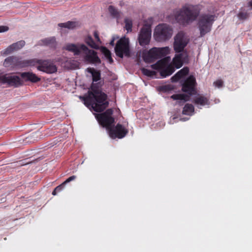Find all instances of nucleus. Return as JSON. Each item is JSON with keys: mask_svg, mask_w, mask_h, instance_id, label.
Instances as JSON below:
<instances>
[{"mask_svg": "<svg viewBox=\"0 0 252 252\" xmlns=\"http://www.w3.org/2000/svg\"><path fill=\"white\" fill-rule=\"evenodd\" d=\"M20 76L25 82H30L33 83H37L40 81L41 79L35 74L32 72H24L20 73Z\"/></svg>", "mask_w": 252, "mask_h": 252, "instance_id": "obj_19", "label": "nucleus"}, {"mask_svg": "<svg viewBox=\"0 0 252 252\" xmlns=\"http://www.w3.org/2000/svg\"><path fill=\"white\" fill-rule=\"evenodd\" d=\"M189 63V57L187 51L183 53H178L173 59L172 65L174 68L178 69L181 68L184 63L187 64Z\"/></svg>", "mask_w": 252, "mask_h": 252, "instance_id": "obj_15", "label": "nucleus"}, {"mask_svg": "<svg viewBox=\"0 0 252 252\" xmlns=\"http://www.w3.org/2000/svg\"><path fill=\"white\" fill-rule=\"evenodd\" d=\"M237 17L240 20H245L249 17V13L247 12L240 11L237 14Z\"/></svg>", "mask_w": 252, "mask_h": 252, "instance_id": "obj_30", "label": "nucleus"}, {"mask_svg": "<svg viewBox=\"0 0 252 252\" xmlns=\"http://www.w3.org/2000/svg\"><path fill=\"white\" fill-rule=\"evenodd\" d=\"M217 17L214 13H203L199 16L197 25L200 37H203L211 32L213 24Z\"/></svg>", "mask_w": 252, "mask_h": 252, "instance_id": "obj_5", "label": "nucleus"}, {"mask_svg": "<svg viewBox=\"0 0 252 252\" xmlns=\"http://www.w3.org/2000/svg\"><path fill=\"white\" fill-rule=\"evenodd\" d=\"M214 85L215 87L220 88L223 86V82L221 80H217L214 82Z\"/></svg>", "mask_w": 252, "mask_h": 252, "instance_id": "obj_33", "label": "nucleus"}, {"mask_svg": "<svg viewBox=\"0 0 252 252\" xmlns=\"http://www.w3.org/2000/svg\"><path fill=\"white\" fill-rule=\"evenodd\" d=\"M187 120H188V119H186V118H181L180 119V120L183 121H185Z\"/></svg>", "mask_w": 252, "mask_h": 252, "instance_id": "obj_44", "label": "nucleus"}, {"mask_svg": "<svg viewBox=\"0 0 252 252\" xmlns=\"http://www.w3.org/2000/svg\"><path fill=\"white\" fill-rule=\"evenodd\" d=\"M125 29L127 31V32H131L132 31V23L131 20L126 19L125 20Z\"/></svg>", "mask_w": 252, "mask_h": 252, "instance_id": "obj_29", "label": "nucleus"}, {"mask_svg": "<svg viewBox=\"0 0 252 252\" xmlns=\"http://www.w3.org/2000/svg\"><path fill=\"white\" fill-rule=\"evenodd\" d=\"M85 42L91 48L95 49H99V46L94 41L91 35H88L85 38Z\"/></svg>", "mask_w": 252, "mask_h": 252, "instance_id": "obj_25", "label": "nucleus"}, {"mask_svg": "<svg viewBox=\"0 0 252 252\" xmlns=\"http://www.w3.org/2000/svg\"><path fill=\"white\" fill-rule=\"evenodd\" d=\"M108 11L111 15V16L114 18L118 19L119 18L120 15V12L118 11L117 9H116L114 6L113 5H110L108 7Z\"/></svg>", "mask_w": 252, "mask_h": 252, "instance_id": "obj_27", "label": "nucleus"}, {"mask_svg": "<svg viewBox=\"0 0 252 252\" xmlns=\"http://www.w3.org/2000/svg\"><path fill=\"white\" fill-rule=\"evenodd\" d=\"M64 49L69 52L74 53V55H79L81 53L85 54L84 60L87 63H99L101 62L100 59L97 55L96 52L89 49L85 44H67Z\"/></svg>", "mask_w": 252, "mask_h": 252, "instance_id": "obj_3", "label": "nucleus"}, {"mask_svg": "<svg viewBox=\"0 0 252 252\" xmlns=\"http://www.w3.org/2000/svg\"><path fill=\"white\" fill-rule=\"evenodd\" d=\"M113 113L112 109L109 108L105 112L95 115V118L99 124L103 127H106L108 130L113 126L115 122V119L112 116Z\"/></svg>", "mask_w": 252, "mask_h": 252, "instance_id": "obj_10", "label": "nucleus"}, {"mask_svg": "<svg viewBox=\"0 0 252 252\" xmlns=\"http://www.w3.org/2000/svg\"><path fill=\"white\" fill-rule=\"evenodd\" d=\"M35 61L34 64L30 65V66H35L37 64V69L41 71L48 73L52 74L56 72L57 71L56 66L51 62L49 60H42L36 59H32Z\"/></svg>", "mask_w": 252, "mask_h": 252, "instance_id": "obj_13", "label": "nucleus"}, {"mask_svg": "<svg viewBox=\"0 0 252 252\" xmlns=\"http://www.w3.org/2000/svg\"><path fill=\"white\" fill-rule=\"evenodd\" d=\"M89 72L92 74L93 82H96L100 80L101 74L99 71L94 68H90Z\"/></svg>", "mask_w": 252, "mask_h": 252, "instance_id": "obj_24", "label": "nucleus"}, {"mask_svg": "<svg viewBox=\"0 0 252 252\" xmlns=\"http://www.w3.org/2000/svg\"><path fill=\"white\" fill-rule=\"evenodd\" d=\"M65 185L63 183L56 187L55 189L58 192L61 191L64 188Z\"/></svg>", "mask_w": 252, "mask_h": 252, "instance_id": "obj_35", "label": "nucleus"}, {"mask_svg": "<svg viewBox=\"0 0 252 252\" xmlns=\"http://www.w3.org/2000/svg\"><path fill=\"white\" fill-rule=\"evenodd\" d=\"M156 54L157 55V60L161 59L160 60L167 57V55L170 53V48L169 47H164L161 48L156 47V50H154Z\"/></svg>", "mask_w": 252, "mask_h": 252, "instance_id": "obj_21", "label": "nucleus"}, {"mask_svg": "<svg viewBox=\"0 0 252 252\" xmlns=\"http://www.w3.org/2000/svg\"><path fill=\"white\" fill-rule=\"evenodd\" d=\"M58 192L57 191H56V189H55L52 192V195H56Z\"/></svg>", "mask_w": 252, "mask_h": 252, "instance_id": "obj_42", "label": "nucleus"}, {"mask_svg": "<svg viewBox=\"0 0 252 252\" xmlns=\"http://www.w3.org/2000/svg\"><path fill=\"white\" fill-rule=\"evenodd\" d=\"M37 45L39 46H48L50 47H55L56 46V41L55 37H50L45 38L38 41Z\"/></svg>", "mask_w": 252, "mask_h": 252, "instance_id": "obj_20", "label": "nucleus"}, {"mask_svg": "<svg viewBox=\"0 0 252 252\" xmlns=\"http://www.w3.org/2000/svg\"><path fill=\"white\" fill-rule=\"evenodd\" d=\"M108 131L110 137L113 139L123 138L128 132V129L119 123L116 126L113 125Z\"/></svg>", "mask_w": 252, "mask_h": 252, "instance_id": "obj_14", "label": "nucleus"}, {"mask_svg": "<svg viewBox=\"0 0 252 252\" xmlns=\"http://www.w3.org/2000/svg\"><path fill=\"white\" fill-rule=\"evenodd\" d=\"M1 81L3 83H7L9 86L15 87H18L23 84L20 78L16 75H7V74L2 75Z\"/></svg>", "mask_w": 252, "mask_h": 252, "instance_id": "obj_16", "label": "nucleus"}, {"mask_svg": "<svg viewBox=\"0 0 252 252\" xmlns=\"http://www.w3.org/2000/svg\"><path fill=\"white\" fill-rule=\"evenodd\" d=\"M196 85L195 78L193 75H190L185 80L182 84V90L188 94H175L172 95L171 98L174 100L183 101V102L189 101L190 96L196 94L199 95L196 89Z\"/></svg>", "mask_w": 252, "mask_h": 252, "instance_id": "obj_4", "label": "nucleus"}, {"mask_svg": "<svg viewBox=\"0 0 252 252\" xmlns=\"http://www.w3.org/2000/svg\"><path fill=\"white\" fill-rule=\"evenodd\" d=\"M181 78L180 76H178L177 77H176V74L171 78V80L172 82H177L179 81Z\"/></svg>", "mask_w": 252, "mask_h": 252, "instance_id": "obj_38", "label": "nucleus"}, {"mask_svg": "<svg viewBox=\"0 0 252 252\" xmlns=\"http://www.w3.org/2000/svg\"><path fill=\"white\" fill-rule=\"evenodd\" d=\"M9 28L6 26H0V33L7 32Z\"/></svg>", "mask_w": 252, "mask_h": 252, "instance_id": "obj_36", "label": "nucleus"}, {"mask_svg": "<svg viewBox=\"0 0 252 252\" xmlns=\"http://www.w3.org/2000/svg\"><path fill=\"white\" fill-rule=\"evenodd\" d=\"M156 47H153L149 51L144 50L142 52V58L143 61L147 63H151L154 62L157 60V56L155 53Z\"/></svg>", "mask_w": 252, "mask_h": 252, "instance_id": "obj_18", "label": "nucleus"}, {"mask_svg": "<svg viewBox=\"0 0 252 252\" xmlns=\"http://www.w3.org/2000/svg\"><path fill=\"white\" fill-rule=\"evenodd\" d=\"M115 52L117 56L123 58L124 56L129 57L130 51L128 38L124 36L117 42L115 47Z\"/></svg>", "mask_w": 252, "mask_h": 252, "instance_id": "obj_9", "label": "nucleus"}, {"mask_svg": "<svg viewBox=\"0 0 252 252\" xmlns=\"http://www.w3.org/2000/svg\"><path fill=\"white\" fill-rule=\"evenodd\" d=\"M194 110V106L191 104L187 103L184 107L182 113L184 115H191Z\"/></svg>", "mask_w": 252, "mask_h": 252, "instance_id": "obj_26", "label": "nucleus"}, {"mask_svg": "<svg viewBox=\"0 0 252 252\" xmlns=\"http://www.w3.org/2000/svg\"><path fill=\"white\" fill-rule=\"evenodd\" d=\"M141 71L144 75L148 77H153L155 75V72L154 71L151 70L147 68H143L141 69Z\"/></svg>", "mask_w": 252, "mask_h": 252, "instance_id": "obj_31", "label": "nucleus"}, {"mask_svg": "<svg viewBox=\"0 0 252 252\" xmlns=\"http://www.w3.org/2000/svg\"><path fill=\"white\" fill-rule=\"evenodd\" d=\"M170 57H167L158 60L156 63L152 65L153 67L160 70V74L162 78L171 75L175 70L174 67L170 63Z\"/></svg>", "mask_w": 252, "mask_h": 252, "instance_id": "obj_8", "label": "nucleus"}, {"mask_svg": "<svg viewBox=\"0 0 252 252\" xmlns=\"http://www.w3.org/2000/svg\"><path fill=\"white\" fill-rule=\"evenodd\" d=\"M195 104H199L202 106L209 104V100L208 98L204 96H198L196 97L192 101Z\"/></svg>", "mask_w": 252, "mask_h": 252, "instance_id": "obj_22", "label": "nucleus"}, {"mask_svg": "<svg viewBox=\"0 0 252 252\" xmlns=\"http://www.w3.org/2000/svg\"><path fill=\"white\" fill-rule=\"evenodd\" d=\"M76 178V176L72 175V176L69 177V178H68L67 179H66V180L64 181L63 183L65 185L66 184L69 183L70 182L74 180Z\"/></svg>", "mask_w": 252, "mask_h": 252, "instance_id": "obj_34", "label": "nucleus"}, {"mask_svg": "<svg viewBox=\"0 0 252 252\" xmlns=\"http://www.w3.org/2000/svg\"><path fill=\"white\" fill-rule=\"evenodd\" d=\"M94 36L95 38L96 39V40L98 42H100V39L99 38V34H98L97 32V31H94Z\"/></svg>", "mask_w": 252, "mask_h": 252, "instance_id": "obj_39", "label": "nucleus"}, {"mask_svg": "<svg viewBox=\"0 0 252 252\" xmlns=\"http://www.w3.org/2000/svg\"><path fill=\"white\" fill-rule=\"evenodd\" d=\"M101 87V84L100 82H93L91 86L92 91L88 92V95L80 96V98L84 101L85 105L91 111L101 112L109 105V102L107 101V95L99 90Z\"/></svg>", "mask_w": 252, "mask_h": 252, "instance_id": "obj_1", "label": "nucleus"}, {"mask_svg": "<svg viewBox=\"0 0 252 252\" xmlns=\"http://www.w3.org/2000/svg\"><path fill=\"white\" fill-rule=\"evenodd\" d=\"M101 50L106 59L111 56L110 51L106 47H103Z\"/></svg>", "mask_w": 252, "mask_h": 252, "instance_id": "obj_32", "label": "nucleus"}, {"mask_svg": "<svg viewBox=\"0 0 252 252\" xmlns=\"http://www.w3.org/2000/svg\"><path fill=\"white\" fill-rule=\"evenodd\" d=\"M189 72V68L188 67H184L176 73V77L180 76L181 78L188 74Z\"/></svg>", "mask_w": 252, "mask_h": 252, "instance_id": "obj_28", "label": "nucleus"}, {"mask_svg": "<svg viewBox=\"0 0 252 252\" xmlns=\"http://www.w3.org/2000/svg\"><path fill=\"white\" fill-rule=\"evenodd\" d=\"M152 30L150 26L144 25L140 29L137 38L139 44L142 47L149 45L151 39Z\"/></svg>", "mask_w": 252, "mask_h": 252, "instance_id": "obj_11", "label": "nucleus"}, {"mask_svg": "<svg viewBox=\"0 0 252 252\" xmlns=\"http://www.w3.org/2000/svg\"><path fill=\"white\" fill-rule=\"evenodd\" d=\"M35 61L33 60H21V58L11 56L6 58L3 62V65L5 67L10 70H13L17 68H23L34 65Z\"/></svg>", "mask_w": 252, "mask_h": 252, "instance_id": "obj_6", "label": "nucleus"}, {"mask_svg": "<svg viewBox=\"0 0 252 252\" xmlns=\"http://www.w3.org/2000/svg\"><path fill=\"white\" fill-rule=\"evenodd\" d=\"M173 48L176 53L187 51L185 48L189 43V39L182 32H179L174 37Z\"/></svg>", "mask_w": 252, "mask_h": 252, "instance_id": "obj_12", "label": "nucleus"}, {"mask_svg": "<svg viewBox=\"0 0 252 252\" xmlns=\"http://www.w3.org/2000/svg\"><path fill=\"white\" fill-rule=\"evenodd\" d=\"M78 25L77 22L68 21L65 23H61L58 24V26L61 28H67L68 29H73Z\"/></svg>", "mask_w": 252, "mask_h": 252, "instance_id": "obj_23", "label": "nucleus"}, {"mask_svg": "<svg viewBox=\"0 0 252 252\" xmlns=\"http://www.w3.org/2000/svg\"><path fill=\"white\" fill-rule=\"evenodd\" d=\"M177 118H178L177 117H173L172 119H170L169 123L170 124H173L175 122V120L177 119Z\"/></svg>", "mask_w": 252, "mask_h": 252, "instance_id": "obj_40", "label": "nucleus"}, {"mask_svg": "<svg viewBox=\"0 0 252 252\" xmlns=\"http://www.w3.org/2000/svg\"><path fill=\"white\" fill-rule=\"evenodd\" d=\"M248 5L249 6H251L252 7V0H250L249 2H248Z\"/></svg>", "mask_w": 252, "mask_h": 252, "instance_id": "obj_43", "label": "nucleus"}, {"mask_svg": "<svg viewBox=\"0 0 252 252\" xmlns=\"http://www.w3.org/2000/svg\"><path fill=\"white\" fill-rule=\"evenodd\" d=\"M202 8L200 4H186L174 13L175 19L180 25H188L196 20Z\"/></svg>", "mask_w": 252, "mask_h": 252, "instance_id": "obj_2", "label": "nucleus"}, {"mask_svg": "<svg viewBox=\"0 0 252 252\" xmlns=\"http://www.w3.org/2000/svg\"><path fill=\"white\" fill-rule=\"evenodd\" d=\"M0 81H1V76H0Z\"/></svg>", "mask_w": 252, "mask_h": 252, "instance_id": "obj_45", "label": "nucleus"}, {"mask_svg": "<svg viewBox=\"0 0 252 252\" xmlns=\"http://www.w3.org/2000/svg\"><path fill=\"white\" fill-rule=\"evenodd\" d=\"M107 59L108 60V62L110 63H112L113 62V60L111 56L109 57L108 58H107Z\"/></svg>", "mask_w": 252, "mask_h": 252, "instance_id": "obj_41", "label": "nucleus"}, {"mask_svg": "<svg viewBox=\"0 0 252 252\" xmlns=\"http://www.w3.org/2000/svg\"><path fill=\"white\" fill-rule=\"evenodd\" d=\"M119 38V37L116 36H113L112 38V39L110 41V44L112 46H114V41L116 39H118Z\"/></svg>", "mask_w": 252, "mask_h": 252, "instance_id": "obj_37", "label": "nucleus"}, {"mask_svg": "<svg viewBox=\"0 0 252 252\" xmlns=\"http://www.w3.org/2000/svg\"><path fill=\"white\" fill-rule=\"evenodd\" d=\"M173 33L172 29L166 24H158L155 28L154 36L158 42H163L169 40Z\"/></svg>", "mask_w": 252, "mask_h": 252, "instance_id": "obj_7", "label": "nucleus"}, {"mask_svg": "<svg viewBox=\"0 0 252 252\" xmlns=\"http://www.w3.org/2000/svg\"><path fill=\"white\" fill-rule=\"evenodd\" d=\"M25 41L24 40H20L8 46L2 51V54L3 55H7L10 54L15 51H17L21 49L25 46Z\"/></svg>", "mask_w": 252, "mask_h": 252, "instance_id": "obj_17", "label": "nucleus"}]
</instances>
